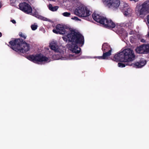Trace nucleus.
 <instances>
[{
    "mask_svg": "<svg viewBox=\"0 0 149 149\" xmlns=\"http://www.w3.org/2000/svg\"><path fill=\"white\" fill-rule=\"evenodd\" d=\"M56 28V29L53 30L54 33L56 34L66 35L62 37L64 41L66 42H68V40L78 42H79L78 39L80 37L82 42H83V38L82 35L79 32H76L74 30H70V29L60 24L57 25Z\"/></svg>",
    "mask_w": 149,
    "mask_h": 149,
    "instance_id": "1",
    "label": "nucleus"
},
{
    "mask_svg": "<svg viewBox=\"0 0 149 149\" xmlns=\"http://www.w3.org/2000/svg\"><path fill=\"white\" fill-rule=\"evenodd\" d=\"M50 47L51 49L54 51L56 52L59 53V54H57L53 56V58L54 60H65L67 59H71L74 58V55L70 54L69 57L66 58L65 57H63V54H64L63 51L65 49V48L62 46H58L56 42L55 41H52L50 43Z\"/></svg>",
    "mask_w": 149,
    "mask_h": 149,
    "instance_id": "2",
    "label": "nucleus"
},
{
    "mask_svg": "<svg viewBox=\"0 0 149 149\" xmlns=\"http://www.w3.org/2000/svg\"><path fill=\"white\" fill-rule=\"evenodd\" d=\"M19 39L12 40L9 42L12 49L18 52L25 53L29 51L30 47L29 44L25 42H20Z\"/></svg>",
    "mask_w": 149,
    "mask_h": 149,
    "instance_id": "3",
    "label": "nucleus"
},
{
    "mask_svg": "<svg viewBox=\"0 0 149 149\" xmlns=\"http://www.w3.org/2000/svg\"><path fill=\"white\" fill-rule=\"evenodd\" d=\"M92 17L94 20L102 24L104 27L111 29L114 28L116 26L115 24L111 19L102 17L96 13L95 12L93 14Z\"/></svg>",
    "mask_w": 149,
    "mask_h": 149,
    "instance_id": "4",
    "label": "nucleus"
},
{
    "mask_svg": "<svg viewBox=\"0 0 149 149\" xmlns=\"http://www.w3.org/2000/svg\"><path fill=\"white\" fill-rule=\"evenodd\" d=\"M135 11L137 16L143 18L149 13V0H147L141 4H137Z\"/></svg>",
    "mask_w": 149,
    "mask_h": 149,
    "instance_id": "5",
    "label": "nucleus"
},
{
    "mask_svg": "<svg viewBox=\"0 0 149 149\" xmlns=\"http://www.w3.org/2000/svg\"><path fill=\"white\" fill-rule=\"evenodd\" d=\"M27 58L35 63L43 64L50 61V60L47 57L41 54L30 55L27 57Z\"/></svg>",
    "mask_w": 149,
    "mask_h": 149,
    "instance_id": "6",
    "label": "nucleus"
},
{
    "mask_svg": "<svg viewBox=\"0 0 149 149\" xmlns=\"http://www.w3.org/2000/svg\"><path fill=\"white\" fill-rule=\"evenodd\" d=\"M83 38V42H82L80 38H79L78 39V41L79 42H76L73 41H69L67 42H71L70 43L68 44V47L69 49L72 52L76 54H78L80 52V48L78 47L77 44H79L80 46H82L84 43V39L83 36H82Z\"/></svg>",
    "mask_w": 149,
    "mask_h": 149,
    "instance_id": "7",
    "label": "nucleus"
},
{
    "mask_svg": "<svg viewBox=\"0 0 149 149\" xmlns=\"http://www.w3.org/2000/svg\"><path fill=\"white\" fill-rule=\"evenodd\" d=\"M72 2L75 6H78L79 7L75 10L74 13L75 15L79 17H83L84 15H85L84 13V11H86V6L81 4L80 2L77 0H71Z\"/></svg>",
    "mask_w": 149,
    "mask_h": 149,
    "instance_id": "8",
    "label": "nucleus"
},
{
    "mask_svg": "<svg viewBox=\"0 0 149 149\" xmlns=\"http://www.w3.org/2000/svg\"><path fill=\"white\" fill-rule=\"evenodd\" d=\"M122 53L125 62L131 61L134 59L135 55L132 49L130 48L126 49L122 52Z\"/></svg>",
    "mask_w": 149,
    "mask_h": 149,
    "instance_id": "9",
    "label": "nucleus"
},
{
    "mask_svg": "<svg viewBox=\"0 0 149 149\" xmlns=\"http://www.w3.org/2000/svg\"><path fill=\"white\" fill-rule=\"evenodd\" d=\"M105 5L109 8H113L118 7L120 5L119 0H102Z\"/></svg>",
    "mask_w": 149,
    "mask_h": 149,
    "instance_id": "10",
    "label": "nucleus"
},
{
    "mask_svg": "<svg viewBox=\"0 0 149 149\" xmlns=\"http://www.w3.org/2000/svg\"><path fill=\"white\" fill-rule=\"evenodd\" d=\"M19 9L25 13L29 14H31L32 9L31 6L26 3H20L19 5Z\"/></svg>",
    "mask_w": 149,
    "mask_h": 149,
    "instance_id": "11",
    "label": "nucleus"
},
{
    "mask_svg": "<svg viewBox=\"0 0 149 149\" xmlns=\"http://www.w3.org/2000/svg\"><path fill=\"white\" fill-rule=\"evenodd\" d=\"M136 52L139 54H146L147 53L146 45H143L137 47L136 49Z\"/></svg>",
    "mask_w": 149,
    "mask_h": 149,
    "instance_id": "12",
    "label": "nucleus"
},
{
    "mask_svg": "<svg viewBox=\"0 0 149 149\" xmlns=\"http://www.w3.org/2000/svg\"><path fill=\"white\" fill-rule=\"evenodd\" d=\"M30 15H32L33 16L36 17H37V18H38L39 19L42 20L44 21H50V20L44 17H43L41 16L40 15H39L37 11L36 10H33V12L32 13V12H31V14H30Z\"/></svg>",
    "mask_w": 149,
    "mask_h": 149,
    "instance_id": "13",
    "label": "nucleus"
},
{
    "mask_svg": "<svg viewBox=\"0 0 149 149\" xmlns=\"http://www.w3.org/2000/svg\"><path fill=\"white\" fill-rule=\"evenodd\" d=\"M123 53L121 52L116 54L114 56L113 60L116 62L119 61L124 62V58L123 57Z\"/></svg>",
    "mask_w": 149,
    "mask_h": 149,
    "instance_id": "14",
    "label": "nucleus"
},
{
    "mask_svg": "<svg viewBox=\"0 0 149 149\" xmlns=\"http://www.w3.org/2000/svg\"><path fill=\"white\" fill-rule=\"evenodd\" d=\"M146 63V61L145 60H143L140 61V62H138L134 64H131V66H133L136 68H141L144 66Z\"/></svg>",
    "mask_w": 149,
    "mask_h": 149,
    "instance_id": "15",
    "label": "nucleus"
},
{
    "mask_svg": "<svg viewBox=\"0 0 149 149\" xmlns=\"http://www.w3.org/2000/svg\"><path fill=\"white\" fill-rule=\"evenodd\" d=\"M111 49L109 50L107 52H103V55L102 56H98L97 58L99 59H106L109 56L111 55Z\"/></svg>",
    "mask_w": 149,
    "mask_h": 149,
    "instance_id": "16",
    "label": "nucleus"
},
{
    "mask_svg": "<svg viewBox=\"0 0 149 149\" xmlns=\"http://www.w3.org/2000/svg\"><path fill=\"white\" fill-rule=\"evenodd\" d=\"M124 15L125 16H130L132 13V10L130 8L126 9V10L123 11Z\"/></svg>",
    "mask_w": 149,
    "mask_h": 149,
    "instance_id": "17",
    "label": "nucleus"
},
{
    "mask_svg": "<svg viewBox=\"0 0 149 149\" xmlns=\"http://www.w3.org/2000/svg\"><path fill=\"white\" fill-rule=\"evenodd\" d=\"M110 46L107 43H105L103 45L102 49L103 52H105L108 51H109V50H110Z\"/></svg>",
    "mask_w": 149,
    "mask_h": 149,
    "instance_id": "18",
    "label": "nucleus"
},
{
    "mask_svg": "<svg viewBox=\"0 0 149 149\" xmlns=\"http://www.w3.org/2000/svg\"><path fill=\"white\" fill-rule=\"evenodd\" d=\"M86 11H84V13H85V15H84L83 17H86L89 16L91 13V12L89 10L86 6Z\"/></svg>",
    "mask_w": 149,
    "mask_h": 149,
    "instance_id": "19",
    "label": "nucleus"
},
{
    "mask_svg": "<svg viewBox=\"0 0 149 149\" xmlns=\"http://www.w3.org/2000/svg\"><path fill=\"white\" fill-rule=\"evenodd\" d=\"M49 9L52 11H56L58 9V6H53L52 5L49 4Z\"/></svg>",
    "mask_w": 149,
    "mask_h": 149,
    "instance_id": "20",
    "label": "nucleus"
},
{
    "mask_svg": "<svg viewBox=\"0 0 149 149\" xmlns=\"http://www.w3.org/2000/svg\"><path fill=\"white\" fill-rule=\"evenodd\" d=\"M123 6V7L121 8L122 10L123 11H124L125 10H126V9H127L128 8H130L128 6V5L126 3H121L120 6Z\"/></svg>",
    "mask_w": 149,
    "mask_h": 149,
    "instance_id": "21",
    "label": "nucleus"
},
{
    "mask_svg": "<svg viewBox=\"0 0 149 149\" xmlns=\"http://www.w3.org/2000/svg\"><path fill=\"white\" fill-rule=\"evenodd\" d=\"M131 23L130 21H128L126 22L122 23L121 24V26L129 27L131 25Z\"/></svg>",
    "mask_w": 149,
    "mask_h": 149,
    "instance_id": "22",
    "label": "nucleus"
},
{
    "mask_svg": "<svg viewBox=\"0 0 149 149\" xmlns=\"http://www.w3.org/2000/svg\"><path fill=\"white\" fill-rule=\"evenodd\" d=\"M62 15L65 17H70L71 14L70 13L65 12L63 13Z\"/></svg>",
    "mask_w": 149,
    "mask_h": 149,
    "instance_id": "23",
    "label": "nucleus"
},
{
    "mask_svg": "<svg viewBox=\"0 0 149 149\" xmlns=\"http://www.w3.org/2000/svg\"><path fill=\"white\" fill-rule=\"evenodd\" d=\"M37 25L35 24L32 25L31 26V28L33 30H36L37 29Z\"/></svg>",
    "mask_w": 149,
    "mask_h": 149,
    "instance_id": "24",
    "label": "nucleus"
},
{
    "mask_svg": "<svg viewBox=\"0 0 149 149\" xmlns=\"http://www.w3.org/2000/svg\"><path fill=\"white\" fill-rule=\"evenodd\" d=\"M118 66L119 67L121 68L124 67L125 66V64L121 63H118Z\"/></svg>",
    "mask_w": 149,
    "mask_h": 149,
    "instance_id": "25",
    "label": "nucleus"
},
{
    "mask_svg": "<svg viewBox=\"0 0 149 149\" xmlns=\"http://www.w3.org/2000/svg\"><path fill=\"white\" fill-rule=\"evenodd\" d=\"M71 19H72L74 20L75 21H80L81 20L79 18H78L77 17H73L71 18Z\"/></svg>",
    "mask_w": 149,
    "mask_h": 149,
    "instance_id": "26",
    "label": "nucleus"
},
{
    "mask_svg": "<svg viewBox=\"0 0 149 149\" xmlns=\"http://www.w3.org/2000/svg\"><path fill=\"white\" fill-rule=\"evenodd\" d=\"M19 35L20 37L24 38V39H26V36L23 34L22 33H20Z\"/></svg>",
    "mask_w": 149,
    "mask_h": 149,
    "instance_id": "27",
    "label": "nucleus"
},
{
    "mask_svg": "<svg viewBox=\"0 0 149 149\" xmlns=\"http://www.w3.org/2000/svg\"><path fill=\"white\" fill-rule=\"evenodd\" d=\"M147 53H149V44L146 45Z\"/></svg>",
    "mask_w": 149,
    "mask_h": 149,
    "instance_id": "28",
    "label": "nucleus"
},
{
    "mask_svg": "<svg viewBox=\"0 0 149 149\" xmlns=\"http://www.w3.org/2000/svg\"><path fill=\"white\" fill-rule=\"evenodd\" d=\"M147 22L148 23V24H147V25L148 26H149L148 24H149V15H148L147 16Z\"/></svg>",
    "mask_w": 149,
    "mask_h": 149,
    "instance_id": "29",
    "label": "nucleus"
},
{
    "mask_svg": "<svg viewBox=\"0 0 149 149\" xmlns=\"http://www.w3.org/2000/svg\"><path fill=\"white\" fill-rule=\"evenodd\" d=\"M16 1V0H10L11 3H14Z\"/></svg>",
    "mask_w": 149,
    "mask_h": 149,
    "instance_id": "30",
    "label": "nucleus"
},
{
    "mask_svg": "<svg viewBox=\"0 0 149 149\" xmlns=\"http://www.w3.org/2000/svg\"><path fill=\"white\" fill-rule=\"evenodd\" d=\"M11 21L13 23V24H15L16 23V21L15 20H12Z\"/></svg>",
    "mask_w": 149,
    "mask_h": 149,
    "instance_id": "31",
    "label": "nucleus"
},
{
    "mask_svg": "<svg viewBox=\"0 0 149 149\" xmlns=\"http://www.w3.org/2000/svg\"><path fill=\"white\" fill-rule=\"evenodd\" d=\"M134 33V32L133 31H131L130 32V34H132Z\"/></svg>",
    "mask_w": 149,
    "mask_h": 149,
    "instance_id": "32",
    "label": "nucleus"
},
{
    "mask_svg": "<svg viewBox=\"0 0 149 149\" xmlns=\"http://www.w3.org/2000/svg\"><path fill=\"white\" fill-rule=\"evenodd\" d=\"M141 42H146V41L144 39H142L141 40Z\"/></svg>",
    "mask_w": 149,
    "mask_h": 149,
    "instance_id": "33",
    "label": "nucleus"
},
{
    "mask_svg": "<svg viewBox=\"0 0 149 149\" xmlns=\"http://www.w3.org/2000/svg\"><path fill=\"white\" fill-rule=\"evenodd\" d=\"M2 36V34L0 32V37H1Z\"/></svg>",
    "mask_w": 149,
    "mask_h": 149,
    "instance_id": "34",
    "label": "nucleus"
},
{
    "mask_svg": "<svg viewBox=\"0 0 149 149\" xmlns=\"http://www.w3.org/2000/svg\"><path fill=\"white\" fill-rule=\"evenodd\" d=\"M1 6L0 5V8H1Z\"/></svg>",
    "mask_w": 149,
    "mask_h": 149,
    "instance_id": "35",
    "label": "nucleus"
}]
</instances>
